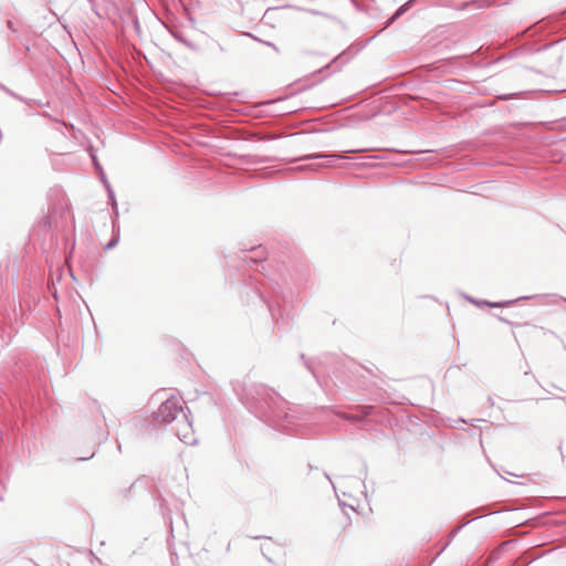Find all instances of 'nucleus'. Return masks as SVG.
<instances>
[{"label": "nucleus", "mask_w": 566, "mask_h": 566, "mask_svg": "<svg viewBox=\"0 0 566 566\" xmlns=\"http://www.w3.org/2000/svg\"><path fill=\"white\" fill-rule=\"evenodd\" d=\"M242 403L258 418L279 430L289 431L293 417L287 412L286 401L263 385H253L245 392L235 389Z\"/></svg>", "instance_id": "1"}, {"label": "nucleus", "mask_w": 566, "mask_h": 566, "mask_svg": "<svg viewBox=\"0 0 566 566\" xmlns=\"http://www.w3.org/2000/svg\"><path fill=\"white\" fill-rule=\"evenodd\" d=\"M185 410V401L179 397L171 396L154 412L151 423L155 428L170 426L171 432H174L180 441L192 446L197 442V439L192 423Z\"/></svg>", "instance_id": "2"}, {"label": "nucleus", "mask_w": 566, "mask_h": 566, "mask_svg": "<svg viewBox=\"0 0 566 566\" xmlns=\"http://www.w3.org/2000/svg\"><path fill=\"white\" fill-rule=\"evenodd\" d=\"M359 410H360V415L359 416L358 415L344 413V412H339L337 415L339 417L348 420V421L358 422L364 417H367L370 413L371 407H369V406H361V407H359Z\"/></svg>", "instance_id": "3"}, {"label": "nucleus", "mask_w": 566, "mask_h": 566, "mask_svg": "<svg viewBox=\"0 0 566 566\" xmlns=\"http://www.w3.org/2000/svg\"><path fill=\"white\" fill-rule=\"evenodd\" d=\"M337 158H342V156L336 155V154H312V155H306V156L300 158V160L337 159Z\"/></svg>", "instance_id": "4"}, {"label": "nucleus", "mask_w": 566, "mask_h": 566, "mask_svg": "<svg viewBox=\"0 0 566 566\" xmlns=\"http://www.w3.org/2000/svg\"><path fill=\"white\" fill-rule=\"evenodd\" d=\"M331 165H332V160H328L327 164L314 163V164L297 166L295 169H297V170L317 171L321 167H327V166H331Z\"/></svg>", "instance_id": "5"}, {"label": "nucleus", "mask_w": 566, "mask_h": 566, "mask_svg": "<svg viewBox=\"0 0 566 566\" xmlns=\"http://www.w3.org/2000/svg\"><path fill=\"white\" fill-rule=\"evenodd\" d=\"M472 303H475L478 305L480 304H483V305H488L490 307H503V306H509L510 304H512L513 302L512 301H506V302H488V301H483L482 303H479V302H475L473 298H469Z\"/></svg>", "instance_id": "6"}, {"label": "nucleus", "mask_w": 566, "mask_h": 566, "mask_svg": "<svg viewBox=\"0 0 566 566\" xmlns=\"http://www.w3.org/2000/svg\"><path fill=\"white\" fill-rule=\"evenodd\" d=\"M408 9V3L401 6L389 19L388 24L392 23L396 19H398L406 10Z\"/></svg>", "instance_id": "7"}, {"label": "nucleus", "mask_w": 566, "mask_h": 566, "mask_svg": "<svg viewBox=\"0 0 566 566\" xmlns=\"http://www.w3.org/2000/svg\"><path fill=\"white\" fill-rule=\"evenodd\" d=\"M103 181H104V184L106 185V188H107V190H108L109 200L113 202V205H114V206H116V201H115L114 192L111 190L109 185L107 184V181H106V180H104V179H103Z\"/></svg>", "instance_id": "8"}, {"label": "nucleus", "mask_w": 566, "mask_h": 566, "mask_svg": "<svg viewBox=\"0 0 566 566\" xmlns=\"http://www.w3.org/2000/svg\"><path fill=\"white\" fill-rule=\"evenodd\" d=\"M117 242H118V238H114V239H112V240L106 244V247H105V248H106L107 250H108V249H112V248H114V247L117 244Z\"/></svg>", "instance_id": "9"}, {"label": "nucleus", "mask_w": 566, "mask_h": 566, "mask_svg": "<svg viewBox=\"0 0 566 566\" xmlns=\"http://www.w3.org/2000/svg\"><path fill=\"white\" fill-rule=\"evenodd\" d=\"M7 25L12 32H17V29L14 28L13 22L11 20L7 21Z\"/></svg>", "instance_id": "10"}, {"label": "nucleus", "mask_w": 566, "mask_h": 566, "mask_svg": "<svg viewBox=\"0 0 566 566\" xmlns=\"http://www.w3.org/2000/svg\"><path fill=\"white\" fill-rule=\"evenodd\" d=\"M93 161H94L95 167H96L97 169H101V167H99V165L97 164V161H96V159H95V157H94V156H93Z\"/></svg>", "instance_id": "11"}, {"label": "nucleus", "mask_w": 566, "mask_h": 566, "mask_svg": "<svg viewBox=\"0 0 566 566\" xmlns=\"http://www.w3.org/2000/svg\"><path fill=\"white\" fill-rule=\"evenodd\" d=\"M268 45H270V46H272L273 49H275V50H276V46H275L273 43H270V42H269V43H268Z\"/></svg>", "instance_id": "12"}]
</instances>
